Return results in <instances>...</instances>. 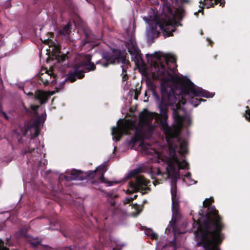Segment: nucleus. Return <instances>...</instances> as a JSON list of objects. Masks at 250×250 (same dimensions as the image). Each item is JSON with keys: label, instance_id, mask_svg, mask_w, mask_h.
Returning <instances> with one entry per match:
<instances>
[{"label": "nucleus", "instance_id": "1", "mask_svg": "<svg viewBox=\"0 0 250 250\" xmlns=\"http://www.w3.org/2000/svg\"><path fill=\"white\" fill-rule=\"evenodd\" d=\"M161 94L162 100L158 103L160 115L144 110L140 114V123L145 125H149L150 122L153 119L157 122L159 121L166 136L168 144V151L164 156L159 154H157V162H162V164L158 167L157 172L152 171V172L154 176L162 175L164 179L171 177L174 179L179 177L180 169L188 168V163L185 161L183 156L188 152L187 142L182 139L177 140L175 138L178 135L182 127L190 125L191 119L188 117L179 116L177 111L174 109L173 128L169 127L167 121V113L164 107L168 104H172V102L174 98L173 92L170 87H168L166 89L165 85L161 84Z\"/></svg>", "mask_w": 250, "mask_h": 250}, {"label": "nucleus", "instance_id": "6", "mask_svg": "<svg viewBox=\"0 0 250 250\" xmlns=\"http://www.w3.org/2000/svg\"><path fill=\"white\" fill-rule=\"evenodd\" d=\"M171 199H172V215L171 221L170 222V228L167 227L166 229V231L169 233L171 229L174 235L177 232L176 230V226L179 225V222L181 218V215L178 212L179 205L178 199L176 196V191L174 190V187L172 186L171 189Z\"/></svg>", "mask_w": 250, "mask_h": 250}, {"label": "nucleus", "instance_id": "34", "mask_svg": "<svg viewBox=\"0 0 250 250\" xmlns=\"http://www.w3.org/2000/svg\"><path fill=\"white\" fill-rule=\"evenodd\" d=\"M177 108L180 109V106H179V105H177Z\"/></svg>", "mask_w": 250, "mask_h": 250}, {"label": "nucleus", "instance_id": "17", "mask_svg": "<svg viewBox=\"0 0 250 250\" xmlns=\"http://www.w3.org/2000/svg\"><path fill=\"white\" fill-rule=\"evenodd\" d=\"M217 0H201V2L204 3V5L208 8L209 6H211L213 4V1L216 2Z\"/></svg>", "mask_w": 250, "mask_h": 250}, {"label": "nucleus", "instance_id": "7", "mask_svg": "<svg viewBox=\"0 0 250 250\" xmlns=\"http://www.w3.org/2000/svg\"><path fill=\"white\" fill-rule=\"evenodd\" d=\"M134 126L133 123L131 121L120 120L118 122L117 126L112 128L113 140L117 141L120 140L122 136L126 133L128 130L133 129Z\"/></svg>", "mask_w": 250, "mask_h": 250}, {"label": "nucleus", "instance_id": "21", "mask_svg": "<svg viewBox=\"0 0 250 250\" xmlns=\"http://www.w3.org/2000/svg\"><path fill=\"white\" fill-rule=\"evenodd\" d=\"M213 202V199L211 198L206 199L203 202V205L205 207H207L209 205Z\"/></svg>", "mask_w": 250, "mask_h": 250}, {"label": "nucleus", "instance_id": "22", "mask_svg": "<svg viewBox=\"0 0 250 250\" xmlns=\"http://www.w3.org/2000/svg\"><path fill=\"white\" fill-rule=\"evenodd\" d=\"M246 118L248 119L250 121V108L249 106H247V110H246Z\"/></svg>", "mask_w": 250, "mask_h": 250}, {"label": "nucleus", "instance_id": "20", "mask_svg": "<svg viewBox=\"0 0 250 250\" xmlns=\"http://www.w3.org/2000/svg\"><path fill=\"white\" fill-rule=\"evenodd\" d=\"M186 176L188 180V183L189 185L195 184L196 183L195 181L191 179V174L190 173L188 172L186 175Z\"/></svg>", "mask_w": 250, "mask_h": 250}, {"label": "nucleus", "instance_id": "12", "mask_svg": "<svg viewBox=\"0 0 250 250\" xmlns=\"http://www.w3.org/2000/svg\"><path fill=\"white\" fill-rule=\"evenodd\" d=\"M103 57L107 62L106 63L102 64L104 67H107L109 64H114L116 62H119V59L113 55L109 56L103 54Z\"/></svg>", "mask_w": 250, "mask_h": 250}, {"label": "nucleus", "instance_id": "40", "mask_svg": "<svg viewBox=\"0 0 250 250\" xmlns=\"http://www.w3.org/2000/svg\"><path fill=\"white\" fill-rule=\"evenodd\" d=\"M125 63L127 64V63H128V62H125Z\"/></svg>", "mask_w": 250, "mask_h": 250}, {"label": "nucleus", "instance_id": "23", "mask_svg": "<svg viewBox=\"0 0 250 250\" xmlns=\"http://www.w3.org/2000/svg\"><path fill=\"white\" fill-rule=\"evenodd\" d=\"M139 172V169H136L130 171L129 175L130 177L133 176Z\"/></svg>", "mask_w": 250, "mask_h": 250}, {"label": "nucleus", "instance_id": "24", "mask_svg": "<svg viewBox=\"0 0 250 250\" xmlns=\"http://www.w3.org/2000/svg\"><path fill=\"white\" fill-rule=\"evenodd\" d=\"M0 250H8L6 247H4V243L1 239H0Z\"/></svg>", "mask_w": 250, "mask_h": 250}, {"label": "nucleus", "instance_id": "13", "mask_svg": "<svg viewBox=\"0 0 250 250\" xmlns=\"http://www.w3.org/2000/svg\"><path fill=\"white\" fill-rule=\"evenodd\" d=\"M91 59V57L90 55H85L84 57V62L82 64V65L84 66L85 68L88 69L89 71H92L95 69L94 64L90 62Z\"/></svg>", "mask_w": 250, "mask_h": 250}, {"label": "nucleus", "instance_id": "30", "mask_svg": "<svg viewBox=\"0 0 250 250\" xmlns=\"http://www.w3.org/2000/svg\"><path fill=\"white\" fill-rule=\"evenodd\" d=\"M127 79L126 74H124L123 76V81H125Z\"/></svg>", "mask_w": 250, "mask_h": 250}, {"label": "nucleus", "instance_id": "31", "mask_svg": "<svg viewBox=\"0 0 250 250\" xmlns=\"http://www.w3.org/2000/svg\"><path fill=\"white\" fill-rule=\"evenodd\" d=\"M68 29H69V26H68V25H67V26H66V27H65L64 28V29H63V31H66V32H67V31H68Z\"/></svg>", "mask_w": 250, "mask_h": 250}, {"label": "nucleus", "instance_id": "18", "mask_svg": "<svg viewBox=\"0 0 250 250\" xmlns=\"http://www.w3.org/2000/svg\"><path fill=\"white\" fill-rule=\"evenodd\" d=\"M146 234L150 236L152 239H157L158 236L157 234L154 232L152 229H148L146 231Z\"/></svg>", "mask_w": 250, "mask_h": 250}, {"label": "nucleus", "instance_id": "39", "mask_svg": "<svg viewBox=\"0 0 250 250\" xmlns=\"http://www.w3.org/2000/svg\"><path fill=\"white\" fill-rule=\"evenodd\" d=\"M54 81H55V80H53L52 81V83H53Z\"/></svg>", "mask_w": 250, "mask_h": 250}, {"label": "nucleus", "instance_id": "29", "mask_svg": "<svg viewBox=\"0 0 250 250\" xmlns=\"http://www.w3.org/2000/svg\"><path fill=\"white\" fill-rule=\"evenodd\" d=\"M49 81L45 78L44 81H43V83H44V84H47L49 83Z\"/></svg>", "mask_w": 250, "mask_h": 250}, {"label": "nucleus", "instance_id": "11", "mask_svg": "<svg viewBox=\"0 0 250 250\" xmlns=\"http://www.w3.org/2000/svg\"><path fill=\"white\" fill-rule=\"evenodd\" d=\"M106 171V169L105 166L104 165H102L97 167V168L94 171H88V174H91V173H96V172H99L100 174H102L101 176L99 177V179H100L101 181L103 183H107V182L104 177V174Z\"/></svg>", "mask_w": 250, "mask_h": 250}, {"label": "nucleus", "instance_id": "28", "mask_svg": "<svg viewBox=\"0 0 250 250\" xmlns=\"http://www.w3.org/2000/svg\"><path fill=\"white\" fill-rule=\"evenodd\" d=\"M44 156V154H39L38 156H37V157H38V159H41L42 157H43Z\"/></svg>", "mask_w": 250, "mask_h": 250}, {"label": "nucleus", "instance_id": "37", "mask_svg": "<svg viewBox=\"0 0 250 250\" xmlns=\"http://www.w3.org/2000/svg\"><path fill=\"white\" fill-rule=\"evenodd\" d=\"M3 115H4L5 117L6 118H7V117H6V116L5 114V113H3Z\"/></svg>", "mask_w": 250, "mask_h": 250}, {"label": "nucleus", "instance_id": "4", "mask_svg": "<svg viewBox=\"0 0 250 250\" xmlns=\"http://www.w3.org/2000/svg\"><path fill=\"white\" fill-rule=\"evenodd\" d=\"M158 77L159 79L161 80L162 82V84L165 85L166 89H167L168 87H170L173 93V89L169 85L172 83L176 85V86L181 85L185 87L187 89V91H182L181 93L182 98H184V100H182L181 101L183 104L186 103V100L188 99L190 97L189 92H190L195 96L203 97L207 98H212L214 95V93H209L203 89L202 88L195 85L189 80L186 81L175 75L172 76L165 70L163 66H161V67L159 68ZM173 95H174V94ZM175 102L176 98L174 97L172 102V104Z\"/></svg>", "mask_w": 250, "mask_h": 250}, {"label": "nucleus", "instance_id": "33", "mask_svg": "<svg viewBox=\"0 0 250 250\" xmlns=\"http://www.w3.org/2000/svg\"><path fill=\"white\" fill-rule=\"evenodd\" d=\"M45 78V76L42 75V76L41 77V79L42 80H43Z\"/></svg>", "mask_w": 250, "mask_h": 250}, {"label": "nucleus", "instance_id": "2", "mask_svg": "<svg viewBox=\"0 0 250 250\" xmlns=\"http://www.w3.org/2000/svg\"><path fill=\"white\" fill-rule=\"evenodd\" d=\"M163 2L162 9V20L158 19L153 9H150L148 14L144 16L143 19L147 26L146 35L150 38L158 36L159 31L163 32L164 36L166 37L171 36L175 31L174 23L176 20L180 19L183 16V10L174 7L177 0H172V6L174 8V12L170 8V2L167 0H162Z\"/></svg>", "mask_w": 250, "mask_h": 250}, {"label": "nucleus", "instance_id": "36", "mask_svg": "<svg viewBox=\"0 0 250 250\" xmlns=\"http://www.w3.org/2000/svg\"><path fill=\"white\" fill-rule=\"evenodd\" d=\"M31 94H32V93H30V92H29V93H28L27 94V95H31Z\"/></svg>", "mask_w": 250, "mask_h": 250}, {"label": "nucleus", "instance_id": "8", "mask_svg": "<svg viewBox=\"0 0 250 250\" xmlns=\"http://www.w3.org/2000/svg\"><path fill=\"white\" fill-rule=\"evenodd\" d=\"M148 181L142 176H139L136 179L135 183L130 182L129 187L126 191L128 193L136 192L140 189H147Z\"/></svg>", "mask_w": 250, "mask_h": 250}, {"label": "nucleus", "instance_id": "19", "mask_svg": "<svg viewBox=\"0 0 250 250\" xmlns=\"http://www.w3.org/2000/svg\"><path fill=\"white\" fill-rule=\"evenodd\" d=\"M167 64H168L169 62L174 63L175 62V56L173 55H168L167 57Z\"/></svg>", "mask_w": 250, "mask_h": 250}, {"label": "nucleus", "instance_id": "15", "mask_svg": "<svg viewBox=\"0 0 250 250\" xmlns=\"http://www.w3.org/2000/svg\"><path fill=\"white\" fill-rule=\"evenodd\" d=\"M27 240L33 246H35L39 244L41 242V240L37 238H34L32 236H28L27 237Z\"/></svg>", "mask_w": 250, "mask_h": 250}, {"label": "nucleus", "instance_id": "32", "mask_svg": "<svg viewBox=\"0 0 250 250\" xmlns=\"http://www.w3.org/2000/svg\"><path fill=\"white\" fill-rule=\"evenodd\" d=\"M52 74V72H50V73L48 72L46 74V75H47L48 76H50V78H51V75Z\"/></svg>", "mask_w": 250, "mask_h": 250}, {"label": "nucleus", "instance_id": "35", "mask_svg": "<svg viewBox=\"0 0 250 250\" xmlns=\"http://www.w3.org/2000/svg\"><path fill=\"white\" fill-rule=\"evenodd\" d=\"M112 250H119V249L117 250L116 248H113Z\"/></svg>", "mask_w": 250, "mask_h": 250}, {"label": "nucleus", "instance_id": "27", "mask_svg": "<svg viewBox=\"0 0 250 250\" xmlns=\"http://www.w3.org/2000/svg\"><path fill=\"white\" fill-rule=\"evenodd\" d=\"M153 96L155 98L156 100L158 102H159V96L155 92H153Z\"/></svg>", "mask_w": 250, "mask_h": 250}, {"label": "nucleus", "instance_id": "5", "mask_svg": "<svg viewBox=\"0 0 250 250\" xmlns=\"http://www.w3.org/2000/svg\"><path fill=\"white\" fill-rule=\"evenodd\" d=\"M30 107L34 112L35 119L30 126L26 129L25 134L30 135L31 137H35L39 134L40 128L44 122L46 118V114L45 111L42 110L41 113V115H38V109L39 107L38 105H31Z\"/></svg>", "mask_w": 250, "mask_h": 250}, {"label": "nucleus", "instance_id": "14", "mask_svg": "<svg viewBox=\"0 0 250 250\" xmlns=\"http://www.w3.org/2000/svg\"><path fill=\"white\" fill-rule=\"evenodd\" d=\"M83 73V72H81L80 73H74L69 74L67 77L65 78V80H69L71 82H73L76 80V79H81L83 78L84 76Z\"/></svg>", "mask_w": 250, "mask_h": 250}, {"label": "nucleus", "instance_id": "25", "mask_svg": "<svg viewBox=\"0 0 250 250\" xmlns=\"http://www.w3.org/2000/svg\"><path fill=\"white\" fill-rule=\"evenodd\" d=\"M136 197V195H135L133 198H130V197L129 198H126L125 199V202L126 203H128L130 202L131 201H132L133 200V199L135 198Z\"/></svg>", "mask_w": 250, "mask_h": 250}, {"label": "nucleus", "instance_id": "26", "mask_svg": "<svg viewBox=\"0 0 250 250\" xmlns=\"http://www.w3.org/2000/svg\"><path fill=\"white\" fill-rule=\"evenodd\" d=\"M132 208H134V209H135L138 211V213L137 214L139 213V212H140V210L139 209V208L140 207L137 204L133 205L132 206Z\"/></svg>", "mask_w": 250, "mask_h": 250}, {"label": "nucleus", "instance_id": "38", "mask_svg": "<svg viewBox=\"0 0 250 250\" xmlns=\"http://www.w3.org/2000/svg\"><path fill=\"white\" fill-rule=\"evenodd\" d=\"M146 56L147 57L149 56V55H148V54H146Z\"/></svg>", "mask_w": 250, "mask_h": 250}, {"label": "nucleus", "instance_id": "3", "mask_svg": "<svg viewBox=\"0 0 250 250\" xmlns=\"http://www.w3.org/2000/svg\"><path fill=\"white\" fill-rule=\"evenodd\" d=\"M209 213L208 219L209 224H206L205 230H200L196 235L197 244L203 246L205 250H220L218 245L224 238L220 232L223 225L215 207L211 208Z\"/></svg>", "mask_w": 250, "mask_h": 250}, {"label": "nucleus", "instance_id": "10", "mask_svg": "<svg viewBox=\"0 0 250 250\" xmlns=\"http://www.w3.org/2000/svg\"><path fill=\"white\" fill-rule=\"evenodd\" d=\"M85 174L79 170H73L71 171L70 176H66L67 180H83L84 178Z\"/></svg>", "mask_w": 250, "mask_h": 250}, {"label": "nucleus", "instance_id": "9", "mask_svg": "<svg viewBox=\"0 0 250 250\" xmlns=\"http://www.w3.org/2000/svg\"><path fill=\"white\" fill-rule=\"evenodd\" d=\"M55 93L54 91H44L42 90H38L35 94V99L39 101L41 104L46 103L47 98L49 96H51Z\"/></svg>", "mask_w": 250, "mask_h": 250}, {"label": "nucleus", "instance_id": "16", "mask_svg": "<svg viewBox=\"0 0 250 250\" xmlns=\"http://www.w3.org/2000/svg\"><path fill=\"white\" fill-rule=\"evenodd\" d=\"M60 48L57 45H55L53 46H49V51L52 52L56 56L59 55Z\"/></svg>", "mask_w": 250, "mask_h": 250}]
</instances>
